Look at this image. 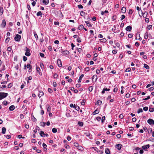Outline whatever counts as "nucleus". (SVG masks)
I'll use <instances>...</instances> for the list:
<instances>
[{"mask_svg": "<svg viewBox=\"0 0 154 154\" xmlns=\"http://www.w3.org/2000/svg\"><path fill=\"white\" fill-rule=\"evenodd\" d=\"M8 95V94L5 93H0V100L6 97Z\"/></svg>", "mask_w": 154, "mask_h": 154, "instance_id": "obj_1", "label": "nucleus"}, {"mask_svg": "<svg viewBox=\"0 0 154 154\" xmlns=\"http://www.w3.org/2000/svg\"><path fill=\"white\" fill-rule=\"evenodd\" d=\"M21 38V36L20 35L17 34L16 35V36L14 38V39L15 41L19 42L20 41Z\"/></svg>", "mask_w": 154, "mask_h": 154, "instance_id": "obj_2", "label": "nucleus"}, {"mask_svg": "<svg viewBox=\"0 0 154 154\" xmlns=\"http://www.w3.org/2000/svg\"><path fill=\"white\" fill-rule=\"evenodd\" d=\"M147 122L151 125H154V121L152 119H149L147 120Z\"/></svg>", "mask_w": 154, "mask_h": 154, "instance_id": "obj_3", "label": "nucleus"}, {"mask_svg": "<svg viewBox=\"0 0 154 154\" xmlns=\"http://www.w3.org/2000/svg\"><path fill=\"white\" fill-rule=\"evenodd\" d=\"M26 52L25 53V55L27 56H29L30 55V53H29L30 51V49L26 48Z\"/></svg>", "mask_w": 154, "mask_h": 154, "instance_id": "obj_4", "label": "nucleus"}, {"mask_svg": "<svg viewBox=\"0 0 154 154\" xmlns=\"http://www.w3.org/2000/svg\"><path fill=\"white\" fill-rule=\"evenodd\" d=\"M60 52L63 54H66L67 55L69 54V52L67 51H64L63 50L61 49L60 51Z\"/></svg>", "mask_w": 154, "mask_h": 154, "instance_id": "obj_5", "label": "nucleus"}, {"mask_svg": "<svg viewBox=\"0 0 154 154\" xmlns=\"http://www.w3.org/2000/svg\"><path fill=\"white\" fill-rule=\"evenodd\" d=\"M6 24V22L5 20H2V23L1 24V26L2 27L4 28L5 27Z\"/></svg>", "mask_w": 154, "mask_h": 154, "instance_id": "obj_6", "label": "nucleus"}, {"mask_svg": "<svg viewBox=\"0 0 154 154\" xmlns=\"http://www.w3.org/2000/svg\"><path fill=\"white\" fill-rule=\"evenodd\" d=\"M97 76L96 75H94L92 77V80L93 81L95 82L97 79Z\"/></svg>", "mask_w": 154, "mask_h": 154, "instance_id": "obj_7", "label": "nucleus"}, {"mask_svg": "<svg viewBox=\"0 0 154 154\" xmlns=\"http://www.w3.org/2000/svg\"><path fill=\"white\" fill-rule=\"evenodd\" d=\"M57 63L59 66L61 67L62 66V62L60 59H58L57 60Z\"/></svg>", "mask_w": 154, "mask_h": 154, "instance_id": "obj_8", "label": "nucleus"}, {"mask_svg": "<svg viewBox=\"0 0 154 154\" xmlns=\"http://www.w3.org/2000/svg\"><path fill=\"white\" fill-rule=\"evenodd\" d=\"M132 29V27L130 26H127L126 29L125 30L128 31H131Z\"/></svg>", "mask_w": 154, "mask_h": 154, "instance_id": "obj_9", "label": "nucleus"}, {"mask_svg": "<svg viewBox=\"0 0 154 154\" xmlns=\"http://www.w3.org/2000/svg\"><path fill=\"white\" fill-rule=\"evenodd\" d=\"M76 146L77 148L79 150H83V147L81 145H77V146Z\"/></svg>", "mask_w": 154, "mask_h": 154, "instance_id": "obj_10", "label": "nucleus"}, {"mask_svg": "<svg viewBox=\"0 0 154 154\" xmlns=\"http://www.w3.org/2000/svg\"><path fill=\"white\" fill-rule=\"evenodd\" d=\"M149 145H145L143 146L142 148L143 149L145 150L146 149H148L149 147Z\"/></svg>", "mask_w": 154, "mask_h": 154, "instance_id": "obj_11", "label": "nucleus"}, {"mask_svg": "<svg viewBox=\"0 0 154 154\" xmlns=\"http://www.w3.org/2000/svg\"><path fill=\"white\" fill-rule=\"evenodd\" d=\"M39 134L41 137H45V134L44 132L43 131H40Z\"/></svg>", "mask_w": 154, "mask_h": 154, "instance_id": "obj_12", "label": "nucleus"}, {"mask_svg": "<svg viewBox=\"0 0 154 154\" xmlns=\"http://www.w3.org/2000/svg\"><path fill=\"white\" fill-rule=\"evenodd\" d=\"M126 8L125 7H123L121 9V12L122 13H124L126 11Z\"/></svg>", "mask_w": 154, "mask_h": 154, "instance_id": "obj_13", "label": "nucleus"}, {"mask_svg": "<svg viewBox=\"0 0 154 154\" xmlns=\"http://www.w3.org/2000/svg\"><path fill=\"white\" fill-rule=\"evenodd\" d=\"M122 147V145H116L115 147L117 148L119 150H120Z\"/></svg>", "mask_w": 154, "mask_h": 154, "instance_id": "obj_14", "label": "nucleus"}, {"mask_svg": "<svg viewBox=\"0 0 154 154\" xmlns=\"http://www.w3.org/2000/svg\"><path fill=\"white\" fill-rule=\"evenodd\" d=\"M15 109V106L14 105H11L10 106L9 109L11 111Z\"/></svg>", "mask_w": 154, "mask_h": 154, "instance_id": "obj_15", "label": "nucleus"}, {"mask_svg": "<svg viewBox=\"0 0 154 154\" xmlns=\"http://www.w3.org/2000/svg\"><path fill=\"white\" fill-rule=\"evenodd\" d=\"M83 76H84V75L83 74H82L79 77V78L78 81V82H80L81 81L82 79V78L83 77Z\"/></svg>", "mask_w": 154, "mask_h": 154, "instance_id": "obj_16", "label": "nucleus"}, {"mask_svg": "<svg viewBox=\"0 0 154 154\" xmlns=\"http://www.w3.org/2000/svg\"><path fill=\"white\" fill-rule=\"evenodd\" d=\"M85 23H86L87 25L89 27H91L92 26V25L89 23L88 21H85Z\"/></svg>", "mask_w": 154, "mask_h": 154, "instance_id": "obj_17", "label": "nucleus"}, {"mask_svg": "<svg viewBox=\"0 0 154 154\" xmlns=\"http://www.w3.org/2000/svg\"><path fill=\"white\" fill-rule=\"evenodd\" d=\"M84 28V26L82 25H81L78 27V29L79 30H82Z\"/></svg>", "mask_w": 154, "mask_h": 154, "instance_id": "obj_18", "label": "nucleus"}, {"mask_svg": "<svg viewBox=\"0 0 154 154\" xmlns=\"http://www.w3.org/2000/svg\"><path fill=\"white\" fill-rule=\"evenodd\" d=\"M99 111L97 109L95 110L93 113V114L94 115H95L96 114H97L99 113Z\"/></svg>", "mask_w": 154, "mask_h": 154, "instance_id": "obj_19", "label": "nucleus"}, {"mask_svg": "<svg viewBox=\"0 0 154 154\" xmlns=\"http://www.w3.org/2000/svg\"><path fill=\"white\" fill-rule=\"evenodd\" d=\"M73 107L77 110H79L80 109L79 107L78 106H76L75 104H74Z\"/></svg>", "mask_w": 154, "mask_h": 154, "instance_id": "obj_20", "label": "nucleus"}, {"mask_svg": "<svg viewBox=\"0 0 154 154\" xmlns=\"http://www.w3.org/2000/svg\"><path fill=\"white\" fill-rule=\"evenodd\" d=\"M44 94L42 91H39L38 94V96L40 98L42 96L44 95Z\"/></svg>", "mask_w": 154, "mask_h": 154, "instance_id": "obj_21", "label": "nucleus"}, {"mask_svg": "<svg viewBox=\"0 0 154 154\" xmlns=\"http://www.w3.org/2000/svg\"><path fill=\"white\" fill-rule=\"evenodd\" d=\"M105 152L107 154H109L110 153L109 150L108 148H106L105 149Z\"/></svg>", "mask_w": 154, "mask_h": 154, "instance_id": "obj_22", "label": "nucleus"}, {"mask_svg": "<svg viewBox=\"0 0 154 154\" xmlns=\"http://www.w3.org/2000/svg\"><path fill=\"white\" fill-rule=\"evenodd\" d=\"M6 131V128L5 127H3L2 128V133L3 134H5V133Z\"/></svg>", "mask_w": 154, "mask_h": 154, "instance_id": "obj_23", "label": "nucleus"}, {"mask_svg": "<svg viewBox=\"0 0 154 154\" xmlns=\"http://www.w3.org/2000/svg\"><path fill=\"white\" fill-rule=\"evenodd\" d=\"M49 2V0H43V2L45 5H47Z\"/></svg>", "mask_w": 154, "mask_h": 154, "instance_id": "obj_24", "label": "nucleus"}, {"mask_svg": "<svg viewBox=\"0 0 154 154\" xmlns=\"http://www.w3.org/2000/svg\"><path fill=\"white\" fill-rule=\"evenodd\" d=\"M47 106H48L47 109V111L48 112H50V111L51 110V107L50 106H49V105H48Z\"/></svg>", "mask_w": 154, "mask_h": 154, "instance_id": "obj_25", "label": "nucleus"}, {"mask_svg": "<svg viewBox=\"0 0 154 154\" xmlns=\"http://www.w3.org/2000/svg\"><path fill=\"white\" fill-rule=\"evenodd\" d=\"M147 14H148L147 12L146 11H145L143 14V17H146Z\"/></svg>", "mask_w": 154, "mask_h": 154, "instance_id": "obj_26", "label": "nucleus"}, {"mask_svg": "<svg viewBox=\"0 0 154 154\" xmlns=\"http://www.w3.org/2000/svg\"><path fill=\"white\" fill-rule=\"evenodd\" d=\"M36 70L38 72L39 74L41 75H42V73L39 72V71L40 70V69L39 67H37L36 68Z\"/></svg>", "mask_w": 154, "mask_h": 154, "instance_id": "obj_27", "label": "nucleus"}, {"mask_svg": "<svg viewBox=\"0 0 154 154\" xmlns=\"http://www.w3.org/2000/svg\"><path fill=\"white\" fill-rule=\"evenodd\" d=\"M78 124L80 126H82L83 125V123L82 122H79Z\"/></svg>", "mask_w": 154, "mask_h": 154, "instance_id": "obj_28", "label": "nucleus"}, {"mask_svg": "<svg viewBox=\"0 0 154 154\" xmlns=\"http://www.w3.org/2000/svg\"><path fill=\"white\" fill-rule=\"evenodd\" d=\"M149 111L150 112H152L154 111V108H153L149 107Z\"/></svg>", "mask_w": 154, "mask_h": 154, "instance_id": "obj_29", "label": "nucleus"}, {"mask_svg": "<svg viewBox=\"0 0 154 154\" xmlns=\"http://www.w3.org/2000/svg\"><path fill=\"white\" fill-rule=\"evenodd\" d=\"M101 103L102 101H101L100 100H98L96 103V104L97 105H100V104H101Z\"/></svg>", "mask_w": 154, "mask_h": 154, "instance_id": "obj_30", "label": "nucleus"}, {"mask_svg": "<svg viewBox=\"0 0 154 154\" xmlns=\"http://www.w3.org/2000/svg\"><path fill=\"white\" fill-rule=\"evenodd\" d=\"M144 67L146 68V69H149V66L147 64H144Z\"/></svg>", "mask_w": 154, "mask_h": 154, "instance_id": "obj_31", "label": "nucleus"}, {"mask_svg": "<svg viewBox=\"0 0 154 154\" xmlns=\"http://www.w3.org/2000/svg\"><path fill=\"white\" fill-rule=\"evenodd\" d=\"M52 131L53 133H56V132H57V129L56 128H53L52 129Z\"/></svg>", "mask_w": 154, "mask_h": 154, "instance_id": "obj_32", "label": "nucleus"}, {"mask_svg": "<svg viewBox=\"0 0 154 154\" xmlns=\"http://www.w3.org/2000/svg\"><path fill=\"white\" fill-rule=\"evenodd\" d=\"M108 11L107 10H105L104 11H102L101 14L102 15H103L105 13H108Z\"/></svg>", "mask_w": 154, "mask_h": 154, "instance_id": "obj_33", "label": "nucleus"}, {"mask_svg": "<svg viewBox=\"0 0 154 154\" xmlns=\"http://www.w3.org/2000/svg\"><path fill=\"white\" fill-rule=\"evenodd\" d=\"M85 13L83 11H81L80 12V15L82 16H85Z\"/></svg>", "mask_w": 154, "mask_h": 154, "instance_id": "obj_34", "label": "nucleus"}, {"mask_svg": "<svg viewBox=\"0 0 154 154\" xmlns=\"http://www.w3.org/2000/svg\"><path fill=\"white\" fill-rule=\"evenodd\" d=\"M143 112V110L141 108L139 109L137 111V113H139L140 112Z\"/></svg>", "mask_w": 154, "mask_h": 154, "instance_id": "obj_35", "label": "nucleus"}, {"mask_svg": "<svg viewBox=\"0 0 154 154\" xmlns=\"http://www.w3.org/2000/svg\"><path fill=\"white\" fill-rule=\"evenodd\" d=\"M42 146L44 148V150L45 151H47V149L46 148V147H47V145H42Z\"/></svg>", "mask_w": 154, "mask_h": 154, "instance_id": "obj_36", "label": "nucleus"}, {"mask_svg": "<svg viewBox=\"0 0 154 154\" xmlns=\"http://www.w3.org/2000/svg\"><path fill=\"white\" fill-rule=\"evenodd\" d=\"M37 16H41L42 15V12L41 11H38L37 13Z\"/></svg>", "mask_w": 154, "mask_h": 154, "instance_id": "obj_37", "label": "nucleus"}, {"mask_svg": "<svg viewBox=\"0 0 154 154\" xmlns=\"http://www.w3.org/2000/svg\"><path fill=\"white\" fill-rule=\"evenodd\" d=\"M144 37L145 39H147L148 38V33L146 32L145 33Z\"/></svg>", "mask_w": 154, "mask_h": 154, "instance_id": "obj_38", "label": "nucleus"}, {"mask_svg": "<svg viewBox=\"0 0 154 154\" xmlns=\"http://www.w3.org/2000/svg\"><path fill=\"white\" fill-rule=\"evenodd\" d=\"M93 89V87L92 86H90L88 88V90L89 91H92Z\"/></svg>", "mask_w": 154, "mask_h": 154, "instance_id": "obj_39", "label": "nucleus"}, {"mask_svg": "<svg viewBox=\"0 0 154 154\" xmlns=\"http://www.w3.org/2000/svg\"><path fill=\"white\" fill-rule=\"evenodd\" d=\"M86 102V100H82V102L81 103V104L82 105H85V103Z\"/></svg>", "mask_w": 154, "mask_h": 154, "instance_id": "obj_40", "label": "nucleus"}, {"mask_svg": "<svg viewBox=\"0 0 154 154\" xmlns=\"http://www.w3.org/2000/svg\"><path fill=\"white\" fill-rule=\"evenodd\" d=\"M40 124L42 126H44L45 125L46 123L44 122H41Z\"/></svg>", "mask_w": 154, "mask_h": 154, "instance_id": "obj_41", "label": "nucleus"}, {"mask_svg": "<svg viewBox=\"0 0 154 154\" xmlns=\"http://www.w3.org/2000/svg\"><path fill=\"white\" fill-rule=\"evenodd\" d=\"M148 107L146 106L143 108V110L145 111H147L148 109Z\"/></svg>", "mask_w": 154, "mask_h": 154, "instance_id": "obj_42", "label": "nucleus"}, {"mask_svg": "<svg viewBox=\"0 0 154 154\" xmlns=\"http://www.w3.org/2000/svg\"><path fill=\"white\" fill-rule=\"evenodd\" d=\"M105 116H103L102 119H101V122L102 123H103L104 122V120H105Z\"/></svg>", "mask_w": 154, "mask_h": 154, "instance_id": "obj_43", "label": "nucleus"}, {"mask_svg": "<svg viewBox=\"0 0 154 154\" xmlns=\"http://www.w3.org/2000/svg\"><path fill=\"white\" fill-rule=\"evenodd\" d=\"M131 69L130 68H127L125 71V72H129L131 71Z\"/></svg>", "mask_w": 154, "mask_h": 154, "instance_id": "obj_44", "label": "nucleus"}, {"mask_svg": "<svg viewBox=\"0 0 154 154\" xmlns=\"http://www.w3.org/2000/svg\"><path fill=\"white\" fill-rule=\"evenodd\" d=\"M7 50L8 51H11V48L10 47H8L7 48Z\"/></svg>", "mask_w": 154, "mask_h": 154, "instance_id": "obj_45", "label": "nucleus"}, {"mask_svg": "<svg viewBox=\"0 0 154 154\" xmlns=\"http://www.w3.org/2000/svg\"><path fill=\"white\" fill-rule=\"evenodd\" d=\"M3 9H2L0 8V15H2L3 13Z\"/></svg>", "mask_w": 154, "mask_h": 154, "instance_id": "obj_46", "label": "nucleus"}, {"mask_svg": "<svg viewBox=\"0 0 154 154\" xmlns=\"http://www.w3.org/2000/svg\"><path fill=\"white\" fill-rule=\"evenodd\" d=\"M54 25H59V23H60L58 21L54 22Z\"/></svg>", "mask_w": 154, "mask_h": 154, "instance_id": "obj_47", "label": "nucleus"}, {"mask_svg": "<svg viewBox=\"0 0 154 154\" xmlns=\"http://www.w3.org/2000/svg\"><path fill=\"white\" fill-rule=\"evenodd\" d=\"M34 36H35V38L36 39H37L38 38V36L37 35V34L36 33H34Z\"/></svg>", "mask_w": 154, "mask_h": 154, "instance_id": "obj_48", "label": "nucleus"}, {"mask_svg": "<svg viewBox=\"0 0 154 154\" xmlns=\"http://www.w3.org/2000/svg\"><path fill=\"white\" fill-rule=\"evenodd\" d=\"M3 56H4V57L5 58V57H6V56H7L6 53L5 52H4L3 53Z\"/></svg>", "mask_w": 154, "mask_h": 154, "instance_id": "obj_49", "label": "nucleus"}, {"mask_svg": "<svg viewBox=\"0 0 154 154\" xmlns=\"http://www.w3.org/2000/svg\"><path fill=\"white\" fill-rule=\"evenodd\" d=\"M31 142L32 143H36V140L34 139H32L31 140Z\"/></svg>", "mask_w": 154, "mask_h": 154, "instance_id": "obj_50", "label": "nucleus"}, {"mask_svg": "<svg viewBox=\"0 0 154 154\" xmlns=\"http://www.w3.org/2000/svg\"><path fill=\"white\" fill-rule=\"evenodd\" d=\"M112 53L114 54H116L117 53V51L116 50H113L112 51Z\"/></svg>", "mask_w": 154, "mask_h": 154, "instance_id": "obj_51", "label": "nucleus"}, {"mask_svg": "<svg viewBox=\"0 0 154 154\" xmlns=\"http://www.w3.org/2000/svg\"><path fill=\"white\" fill-rule=\"evenodd\" d=\"M58 77V75L57 73H54V78H57Z\"/></svg>", "mask_w": 154, "mask_h": 154, "instance_id": "obj_52", "label": "nucleus"}, {"mask_svg": "<svg viewBox=\"0 0 154 154\" xmlns=\"http://www.w3.org/2000/svg\"><path fill=\"white\" fill-rule=\"evenodd\" d=\"M12 84H11V83H9V84L8 85V88H11V87H12Z\"/></svg>", "mask_w": 154, "mask_h": 154, "instance_id": "obj_53", "label": "nucleus"}, {"mask_svg": "<svg viewBox=\"0 0 154 154\" xmlns=\"http://www.w3.org/2000/svg\"><path fill=\"white\" fill-rule=\"evenodd\" d=\"M77 41L79 42H81V40L80 38H78L77 39Z\"/></svg>", "mask_w": 154, "mask_h": 154, "instance_id": "obj_54", "label": "nucleus"}, {"mask_svg": "<svg viewBox=\"0 0 154 154\" xmlns=\"http://www.w3.org/2000/svg\"><path fill=\"white\" fill-rule=\"evenodd\" d=\"M27 57L24 56L23 57V60L24 61H26L27 60Z\"/></svg>", "mask_w": 154, "mask_h": 154, "instance_id": "obj_55", "label": "nucleus"}, {"mask_svg": "<svg viewBox=\"0 0 154 154\" xmlns=\"http://www.w3.org/2000/svg\"><path fill=\"white\" fill-rule=\"evenodd\" d=\"M133 34H129L128 35V37L129 38H131L133 36Z\"/></svg>", "mask_w": 154, "mask_h": 154, "instance_id": "obj_56", "label": "nucleus"}, {"mask_svg": "<svg viewBox=\"0 0 154 154\" xmlns=\"http://www.w3.org/2000/svg\"><path fill=\"white\" fill-rule=\"evenodd\" d=\"M125 18V16L124 15H122V17L121 19V20H122L124 19Z\"/></svg>", "mask_w": 154, "mask_h": 154, "instance_id": "obj_57", "label": "nucleus"}, {"mask_svg": "<svg viewBox=\"0 0 154 154\" xmlns=\"http://www.w3.org/2000/svg\"><path fill=\"white\" fill-rule=\"evenodd\" d=\"M48 92L50 93H51L53 91L50 88H48Z\"/></svg>", "mask_w": 154, "mask_h": 154, "instance_id": "obj_58", "label": "nucleus"}, {"mask_svg": "<svg viewBox=\"0 0 154 154\" xmlns=\"http://www.w3.org/2000/svg\"><path fill=\"white\" fill-rule=\"evenodd\" d=\"M78 6L79 8H83V6L81 5H78Z\"/></svg>", "mask_w": 154, "mask_h": 154, "instance_id": "obj_59", "label": "nucleus"}, {"mask_svg": "<svg viewBox=\"0 0 154 154\" xmlns=\"http://www.w3.org/2000/svg\"><path fill=\"white\" fill-rule=\"evenodd\" d=\"M9 39H10L9 38V37L7 38L5 40L6 42H8L9 41Z\"/></svg>", "mask_w": 154, "mask_h": 154, "instance_id": "obj_60", "label": "nucleus"}, {"mask_svg": "<svg viewBox=\"0 0 154 154\" xmlns=\"http://www.w3.org/2000/svg\"><path fill=\"white\" fill-rule=\"evenodd\" d=\"M101 40H102V42H106V39L104 38H103L102 39H101Z\"/></svg>", "mask_w": 154, "mask_h": 154, "instance_id": "obj_61", "label": "nucleus"}, {"mask_svg": "<svg viewBox=\"0 0 154 154\" xmlns=\"http://www.w3.org/2000/svg\"><path fill=\"white\" fill-rule=\"evenodd\" d=\"M96 119L98 121H100L101 119V117L99 116L97 117L96 118Z\"/></svg>", "mask_w": 154, "mask_h": 154, "instance_id": "obj_62", "label": "nucleus"}, {"mask_svg": "<svg viewBox=\"0 0 154 154\" xmlns=\"http://www.w3.org/2000/svg\"><path fill=\"white\" fill-rule=\"evenodd\" d=\"M40 56L42 57H44V54L42 53H40Z\"/></svg>", "mask_w": 154, "mask_h": 154, "instance_id": "obj_63", "label": "nucleus"}, {"mask_svg": "<svg viewBox=\"0 0 154 154\" xmlns=\"http://www.w3.org/2000/svg\"><path fill=\"white\" fill-rule=\"evenodd\" d=\"M116 136L118 138H119L121 137L120 134H119L117 135Z\"/></svg>", "mask_w": 154, "mask_h": 154, "instance_id": "obj_64", "label": "nucleus"}]
</instances>
